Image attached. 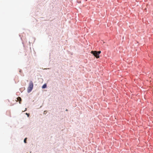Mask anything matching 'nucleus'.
Returning a JSON list of instances; mask_svg holds the SVG:
<instances>
[{
  "mask_svg": "<svg viewBox=\"0 0 153 153\" xmlns=\"http://www.w3.org/2000/svg\"><path fill=\"white\" fill-rule=\"evenodd\" d=\"M33 85V82L32 81H30V82L28 87L27 89V91L28 93H30L32 90Z\"/></svg>",
  "mask_w": 153,
  "mask_h": 153,
  "instance_id": "obj_1",
  "label": "nucleus"
},
{
  "mask_svg": "<svg viewBox=\"0 0 153 153\" xmlns=\"http://www.w3.org/2000/svg\"><path fill=\"white\" fill-rule=\"evenodd\" d=\"M101 51H96V59H97L99 58V54L101 53Z\"/></svg>",
  "mask_w": 153,
  "mask_h": 153,
  "instance_id": "obj_2",
  "label": "nucleus"
},
{
  "mask_svg": "<svg viewBox=\"0 0 153 153\" xmlns=\"http://www.w3.org/2000/svg\"><path fill=\"white\" fill-rule=\"evenodd\" d=\"M17 100L16 101H18L19 102V103L20 104L21 103V101L22 100L21 98L20 97H18L17 98Z\"/></svg>",
  "mask_w": 153,
  "mask_h": 153,
  "instance_id": "obj_3",
  "label": "nucleus"
},
{
  "mask_svg": "<svg viewBox=\"0 0 153 153\" xmlns=\"http://www.w3.org/2000/svg\"><path fill=\"white\" fill-rule=\"evenodd\" d=\"M91 53L93 54L95 56H96V51H91Z\"/></svg>",
  "mask_w": 153,
  "mask_h": 153,
  "instance_id": "obj_4",
  "label": "nucleus"
},
{
  "mask_svg": "<svg viewBox=\"0 0 153 153\" xmlns=\"http://www.w3.org/2000/svg\"><path fill=\"white\" fill-rule=\"evenodd\" d=\"M46 85L44 84L42 86V88H46Z\"/></svg>",
  "mask_w": 153,
  "mask_h": 153,
  "instance_id": "obj_5",
  "label": "nucleus"
},
{
  "mask_svg": "<svg viewBox=\"0 0 153 153\" xmlns=\"http://www.w3.org/2000/svg\"><path fill=\"white\" fill-rule=\"evenodd\" d=\"M27 138H25L24 140V142L25 143H26V140H27Z\"/></svg>",
  "mask_w": 153,
  "mask_h": 153,
  "instance_id": "obj_6",
  "label": "nucleus"
},
{
  "mask_svg": "<svg viewBox=\"0 0 153 153\" xmlns=\"http://www.w3.org/2000/svg\"><path fill=\"white\" fill-rule=\"evenodd\" d=\"M26 114L27 115V116L28 117L29 116V114H27V113H26Z\"/></svg>",
  "mask_w": 153,
  "mask_h": 153,
  "instance_id": "obj_7",
  "label": "nucleus"
},
{
  "mask_svg": "<svg viewBox=\"0 0 153 153\" xmlns=\"http://www.w3.org/2000/svg\"><path fill=\"white\" fill-rule=\"evenodd\" d=\"M66 111H68V110L67 109H66Z\"/></svg>",
  "mask_w": 153,
  "mask_h": 153,
  "instance_id": "obj_8",
  "label": "nucleus"
}]
</instances>
